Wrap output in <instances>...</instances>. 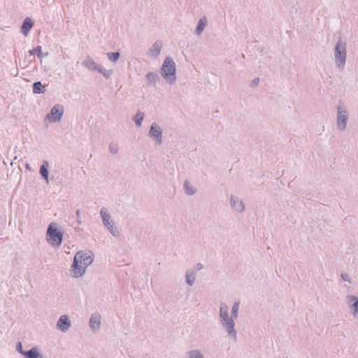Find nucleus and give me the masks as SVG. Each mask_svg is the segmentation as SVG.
Wrapping results in <instances>:
<instances>
[{"instance_id":"obj_29","label":"nucleus","mask_w":358,"mask_h":358,"mask_svg":"<svg viewBox=\"0 0 358 358\" xmlns=\"http://www.w3.org/2000/svg\"><path fill=\"white\" fill-rule=\"evenodd\" d=\"M342 277H343V280H348V281H349V279L347 278V277H348V276H347V275H342Z\"/></svg>"},{"instance_id":"obj_17","label":"nucleus","mask_w":358,"mask_h":358,"mask_svg":"<svg viewBox=\"0 0 358 358\" xmlns=\"http://www.w3.org/2000/svg\"><path fill=\"white\" fill-rule=\"evenodd\" d=\"M43 88V86L40 82L34 83L33 85V92L35 94H39L42 92V89Z\"/></svg>"},{"instance_id":"obj_16","label":"nucleus","mask_w":358,"mask_h":358,"mask_svg":"<svg viewBox=\"0 0 358 358\" xmlns=\"http://www.w3.org/2000/svg\"><path fill=\"white\" fill-rule=\"evenodd\" d=\"M206 22H207V19L206 17H203V18H201L199 20V22L197 28H196V31H197L198 34L201 33L203 30V29L206 24Z\"/></svg>"},{"instance_id":"obj_7","label":"nucleus","mask_w":358,"mask_h":358,"mask_svg":"<svg viewBox=\"0 0 358 358\" xmlns=\"http://www.w3.org/2000/svg\"><path fill=\"white\" fill-rule=\"evenodd\" d=\"M19 348H20V352L26 358H43V355L39 352V350L37 348H33L27 352H23L22 350H21L22 345H21L20 343H19Z\"/></svg>"},{"instance_id":"obj_20","label":"nucleus","mask_w":358,"mask_h":358,"mask_svg":"<svg viewBox=\"0 0 358 358\" xmlns=\"http://www.w3.org/2000/svg\"><path fill=\"white\" fill-rule=\"evenodd\" d=\"M108 57L110 60L115 62L119 58L120 54L118 52H109Z\"/></svg>"},{"instance_id":"obj_3","label":"nucleus","mask_w":358,"mask_h":358,"mask_svg":"<svg viewBox=\"0 0 358 358\" xmlns=\"http://www.w3.org/2000/svg\"><path fill=\"white\" fill-rule=\"evenodd\" d=\"M176 66L171 57H166L162 66V73L166 78L175 80Z\"/></svg>"},{"instance_id":"obj_22","label":"nucleus","mask_w":358,"mask_h":358,"mask_svg":"<svg viewBox=\"0 0 358 358\" xmlns=\"http://www.w3.org/2000/svg\"><path fill=\"white\" fill-rule=\"evenodd\" d=\"M239 308V303H236L232 308V314L234 317H237V313Z\"/></svg>"},{"instance_id":"obj_19","label":"nucleus","mask_w":358,"mask_h":358,"mask_svg":"<svg viewBox=\"0 0 358 358\" xmlns=\"http://www.w3.org/2000/svg\"><path fill=\"white\" fill-rule=\"evenodd\" d=\"M236 202L238 203L237 206H236V201L234 199H231V203H232L233 207L236 210H239V211L243 210L244 208H243V205L242 204V202L239 201H237Z\"/></svg>"},{"instance_id":"obj_25","label":"nucleus","mask_w":358,"mask_h":358,"mask_svg":"<svg viewBox=\"0 0 358 358\" xmlns=\"http://www.w3.org/2000/svg\"><path fill=\"white\" fill-rule=\"evenodd\" d=\"M190 358H203V356L198 352H192L190 354Z\"/></svg>"},{"instance_id":"obj_13","label":"nucleus","mask_w":358,"mask_h":358,"mask_svg":"<svg viewBox=\"0 0 358 358\" xmlns=\"http://www.w3.org/2000/svg\"><path fill=\"white\" fill-rule=\"evenodd\" d=\"M162 47V42H160V41L155 42V44L152 45V48L150 50L151 55H152L154 57H157L159 54Z\"/></svg>"},{"instance_id":"obj_1","label":"nucleus","mask_w":358,"mask_h":358,"mask_svg":"<svg viewBox=\"0 0 358 358\" xmlns=\"http://www.w3.org/2000/svg\"><path fill=\"white\" fill-rule=\"evenodd\" d=\"M92 262V257L90 252H78L73 259V273L74 276H81L85 273L86 267Z\"/></svg>"},{"instance_id":"obj_23","label":"nucleus","mask_w":358,"mask_h":358,"mask_svg":"<svg viewBox=\"0 0 358 358\" xmlns=\"http://www.w3.org/2000/svg\"><path fill=\"white\" fill-rule=\"evenodd\" d=\"M146 78L150 82H154L156 78V75L153 73H148L146 75Z\"/></svg>"},{"instance_id":"obj_4","label":"nucleus","mask_w":358,"mask_h":358,"mask_svg":"<svg viewBox=\"0 0 358 358\" xmlns=\"http://www.w3.org/2000/svg\"><path fill=\"white\" fill-rule=\"evenodd\" d=\"M228 308L226 305H222L220 307V317L224 322V325L229 331V333L231 334L234 331V323L231 320L228 318L227 313Z\"/></svg>"},{"instance_id":"obj_15","label":"nucleus","mask_w":358,"mask_h":358,"mask_svg":"<svg viewBox=\"0 0 358 358\" xmlns=\"http://www.w3.org/2000/svg\"><path fill=\"white\" fill-rule=\"evenodd\" d=\"M48 166V163L47 162H44L42 166L40 169V173L46 179L48 180V172L47 167Z\"/></svg>"},{"instance_id":"obj_26","label":"nucleus","mask_w":358,"mask_h":358,"mask_svg":"<svg viewBox=\"0 0 358 358\" xmlns=\"http://www.w3.org/2000/svg\"><path fill=\"white\" fill-rule=\"evenodd\" d=\"M110 150L113 153H116L117 152V145H111Z\"/></svg>"},{"instance_id":"obj_12","label":"nucleus","mask_w":358,"mask_h":358,"mask_svg":"<svg viewBox=\"0 0 358 358\" xmlns=\"http://www.w3.org/2000/svg\"><path fill=\"white\" fill-rule=\"evenodd\" d=\"M101 215L104 224L108 226V229H110L111 233H113V235H115V231H113V226L110 225V223L109 222V220L110 219V215L106 212V210L103 209L101 210Z\"/></svg>"},{"instance_id":"obj_5","label":"nucleus","mask_w":358,"mask_h":358,"mask_svg":"<svg viewBox=\"0 0 358 358\" xmlns=\"http://www.w3.org/2000/svg\"><path fill=\"white\" fill-rule=\"evenodd\" d=\"M336 59L338 66H343L345 59V48L343 45L338 43L336 46Z\"/></svg>"},{"instance_id":"obj_30","label":"nucleus","mask_w":358,"mask_h":358,"mask_svg":"<svg viewBox=\"0 0 358 358\" xmlns=\"http://www.w3.org/2000/svg\"><path fill=\"white\" fill-rule=\"evenodd\" d=\"M76 214H77L78 217H79V216H80V210H78L76 211Z\"/></svg>"},{"instance_id":"obj_10","label":"nucleus","mask_w":358,"mask_h":358,"mask_svg":"<svg viewBox=\"0 0 358 358\" xmlns=\"http://www.w3.org/2000/svg\"><path fill=\"white\" fill-rule=\"evenodd\" d=\"M34 25V22L29 17L25 18L21 27L22 32L27 36Z\"/></svg>"},{"instance_id":"obj_21","label":"nucleus","mask_w":358,"mask_h":358,"mask_svg":"<svg viewBox=\"0 0 358 358\" xmlns=\"http://www.w3.org/2000/svg\"><path fill=\"white\" fill-rule=\"evenodd\" d=\"M351 301L352 302L355 313H358V299L357 297L352 296Z\"/></svg>"},{"instance_id":"obj_24","label":"nucleus","mask_w":358,"mask_h":358,"mask_svg":"<svg viewBox=\"0 0 358 358\" xmlns=\"http://www.w3.org/2000/svg\"><path fill=\"white\" fill-rule=\"evenodd\" d=\"M185 192L188 194H192L194 192V191L193 189H192L190 187H189L188 182L185 183Z\"/></svg>"},{"instance_id":"obj_28","label":"nucleus","mask_w":358,"mask_h":358,"mask_svg":"<svg viewBox=\"0 0 358 358\" xmlns=\"http://www.w3.org/2000/svg\"><path fill=\"white\" fill-rule=\"evenodd\" d=\"M187 281L189 285H192L193 283L194 279H192L190 275H187Z\"/></svg>"},{"instance_id":"obj_27","label":"nucleus","mask_w":358,"mask_h":358,"mask_svg":"<svg viewBox=\"0 0 358 358\" xmlns=\"http://www.w3.org/2000/svg\"><path fill=\"white\" fill-rule=\"evenodd\" d=\"M41 46H37L35 49H34L33 50L30 51V53L31 54H34L36 52H41Z\"/></svg>"},{"instance_id":"obj_11","label":"nucleus","mask_w":358,"mask_h":358,"mask_svg":"<svg viewBox=\"0 0 358 358\" xmlns=\"http://www.w3.org/2000/svg\"><path fill=\"white\" fill-rule=\"evenodd\" d=\"M343 114L342 111L341 110V108H338V126L343 129L346 126V120H347V116L345 115V111L343 112Z\"/></svg>"},{"instance_id":"obj_6","label":"nucleus","mask_w":358,"mask_h":358,"mask_svg":"<svg viewBox=\"0 0 358 358\" xmlns=\"http://www.w3.org/2000/svg\"><path fill=\"white\" fill-rule=\"evenodd\" d=\"M64 113V108L62 106L57 105L55 106L50 114L48 115L47 117L53 122L58 121L60 120Z\"/></svg>"},{"instance_id":"obj_2","label":"nucleus","mask_w":358,"mask_h":358,"mask_svg":"<svg viewBox=\"0 0 358 358\" xmlns=\"http://www.w3.org/2000/svg\"><path fill=\"white\" fill-rule=\"evenodd\" d=\"M63 234L57 228L56 224H50L47 231V240L52 245L59 246L62 241Z\"/></svg>"},{"instance_id":"obj_9","label":"nucleus","mask_w":358,"mask_h":358,"mask_svg":"<svg viewBox=\"0 0 358 358\" xmlns=\"http://www.w3.org/2000/svg\"><path fill=\"white\" fill-rule=\"evenodd\" d=\"M150 134L155 138L159 143L161 142L162 130L157 124H152L150 130Z\"/></svg>"},{"instance_id":"obj_18","label":"nucleus","mask_w":358,"mask_h":358,"mask_svg":"<svg viewBox=\"0 0 358 358\" xmlns=\"http://www.w3.org/2000/svg\"><path fill=\"white\" fill-rule=\"evenodd\" d=\"M136 124L138 126L141 124V122L143 120V113H141L140 112L137 113L134 118Z\"/></svg>"},{"instance_id":"obj_14","label":"nucleus","mask_w":358,"mask_h":358,"mask_svg":"<svg viewBox=\"0 0 358 358\" xmlns=\"http://www.w3.org/2000/svg\"><path fill=\"white\" fill-rule=\"evenodd\" d=\"M101 324V318L98 315H93L90 320L91 328L96 329L99 327Z\"/></svg>"},{"instance_id":"obj_8","label":"nucleus","mask_w":358,"mask_h":358,"mask_svg":"<svg viewBox=\"0 0 358 358\" xmlns=\"http://www.w3.org/2000/svg\"><path fill=\"white\" fill-rule=\"evenodd\" d=\"M70 326L71 322L67 316H61L57 322V327L62 331H65L70 327Z\"/></svg>"}]
</instances>
